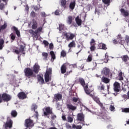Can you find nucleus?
Wrapping results in <instances>:
<instances>
[{
	"instance_id": "1",
	"label": "nucleus",
	"mask_w": 129,
	"mask_h": 129,
	"mask_svg": "<svg viewBox=\"0 0 129 129\" xmlns=\"http://www.w3.org/2000/svg\"><path fill=\"white\" fill-rule=\"evenodd\" d=\"M43 31V27L40 26L38 27L37 29L34 31L33 29H30L29 30V33L30 35H32V37L35 40H38L39 39V35L38 34H40Z\"/></svg>"
},
{
	"instance_id": "2",
	"label": "nucleus",
	"mask_w": 129,
	"mask_h": 129,
	"mask_svg": "<svg viewBox=\"0 0 129 129\" xmlns=\"http://www.w3.org/2000/svg\"><path fill=\"white\" fill-rule=\"evenodd\" d=\"M78 83H80L82 86L84 88L85 92L86 94H89V90H88V84L86 85L85 86V80L82 78H79L77 80Z\"/></svg>"
},
{
	"instance_id": "3",
	"label": "nucleus",
	"mask_w": 129,
	"mask_h": 129,
	"mask_svg": "<svg viewBox=\"0 0 129 129\" xmlns=\"http://www.w3.org/2000/svg\"><path fill=\"white\" fill-rule=\"evenodd\" d=\"M45 82H49L52 80V69H48L44 74Z\"/></svg>"
},
{
	"instance_id": "4",
	"label": "nucleus",
	"mask_w": 129,
	"mask_h": 129,
	"mask_svg": "<svg viewBox=\"0 0 129 129\" xmlns=\"http://www.w3.org/2000/svg\"><path fill=\"white\" fill-rule=\"evenodd\" d=\"M24 73L25 76L27 77V78H31L34 75V72L33 69L30 68H26L24 69Z\"/></svg>"
},
{
	"instance_id": "5",
	"label": "nucleus",
	"mask_w": 129,
	"mask_h": 129,
	"mask_svg": "<svg viewBox=\"0 0 129 129\" xmlns=\"http://www.w3.org/2000/svg\"><path fill=\"white\" fill-rule=\"evenodd\" d=\"M44 116H47L49 114H53V109L50 107H45L43 109Z\"/></svg>"
},
{
	"instance_id": "6",
	"label": "nucleus",
	"mask_w": 129,
	"mask_h": 129,
	"mask_svg": "<svg viewBox=\"0 0 129 129\" xmlns=\"http://www.w3.org/2000/svg\"><path fill=\"white\" fill-rule=\"evenodd\" d=\"M8 120L6 121V123L4 125L5 129H11L13 127V121L10 117L7 118Z\"/></svg>"
},
{
	"instance_id": "7",
	"label": "nucleus",
	"mask_w": 129,
	"mask_h": 129,
	"mask_svg": "<svg viewBox=\"0 0 129 129\" xmlns=\"http://www.w3.org/2000/svg\"><path fill=\"white\" fill-rule=\"evenodd\" d=\"M2 99L4 102H9L12 99L11 95L4 93L2 94Z\"/></svg>"
},
{
	"instance_id": "8",
	"label": "nucleus",
	"mask_w": 129,
	"mask_h": 129,
	"mask_svg": "<svg viewBox=\"0 0 129 129\" xmlns=\"http://www.w3.org/2000/svg\"><path fill=\"white\" fill-rule=\"evenodd\" d=\"M63 36L66 37L67 40H73L76 36H75V34L71 33V32H69V33H64L63 34Z\"/></svg>"
},
{
	"instance_id": "9",
	"label": "nucleus",
	"mask_w": 129,
	"mask_h": 129,
	"mask_svg": "<svg viewBox=\"0 0 129 129\" xmlns=\"http://www.w3.org/2000/svg\"><path fill=\"white\" fill-rule=\"evenodd\" d=\"M30 25H31V28L32 30H37L38 29V21L36 19H33L30 22Z\"/></svg>"
},
{
	"instance_id": "10",
	"label": "nucleus",
	"mask_w": 129,
	"mask_h": 129,
	"mask_svg": "<svg viewBox=\"0 0 129 129\" xmlns=\"http://www.w3.org/2000/svg\"><path fill=\"white\" fill-rule=\"evenodd\" d=\"M113 89L115 92H118L120 91V84L117 82H115L113 84Z\"/></svg>"
},
{
	"instance_id": "11",
	"label": "nucleus",
	"mask_w": 129,
	"mask_h": 129,
	"mask_svg": "<svg viewBox=\"0 0 129 129\" xmlns=\"http://www.w3.org/2000/svg\"><path fill=\"white\" fill-rule=\"evenodd\" d=\"M25 126L26 127H33L34 123L31 119H27L25 120Z\"/></svg>"
},
{
	"instance_id": "12",
	"label": "nucleus",
	"mask_w": 129,
	"mask_h": 129,
	"mask_svg": "<svg viewBox=\"0 0 129 129\" xmlns=\"http://www.w3.org/2000/svg\"><path fill=\"white\" fill-rule=\"evenodd\" d=\"M17 97L19 99H21V100H24V99H26V98H28V96L26 94V93L24 92H19L17 94Z\"/></svg>"
},
{
	"instance_id": "13",
	"label": "nucleus",
	"mask_w": 129,
	"mask_h": 129,
	"mask_svg": "<svg viewBox=\"0 0 129 129\" xmlns=\"http://www.w3.org/2000/svg\"><path fill=\"white\" fill-rule=\"evenodd\" d=\"M90 51L92 52H93V51H95V49H96V47H95V45H96V43H95V40L94 39L92 38L90 42Z\"/></svg>"
},
{
	"instance_id": "14",
	"label": "nucleus",
	"mask_w": 129,
	"mask_h": 129,
	"mask_svg": "<svg viewBox=\"0 0 129 129\" xmlns=\"http://www.w3.org/2000/svg\"><path fill=\"white\" fill-rule=\"evenodd\" d=\"M67 108L69 110H72V111H74L76 109H77V106H74L72 104H67Z\"/></svg>"
},
{
	"instance_id": "15",
	"label": "nucleus",
	"mask_w": 129,
	"mask_h": 129,
	"mask_svg": "<svg viewBox=\"0 0 129 129\" xmlns=\"http://www.w3.org/2000/svg\"><path fill=\"white\" fill-rule=\"evenodd\" d=\"M67 70V63H64L63 64H62L60 68V71H61V74H64L66 73Z\"/></svg>"
},
{
	"instance_id": "16",
	"label": "nucleus",
	"mask_w": 129,
	"mask_h": 129,
	"mask_svg": "<svg viewBox=\"0 0 129 129\" xmlns=\"http://www.w3.org/2000/svg\"><path fill=\"white\" fill-rule=\"evenodd\" d=\"M77 119L79 121H83L84 122V114L83 113H79L77 114Z\"/></svg>"
},
{
	"instance_id": "17",
	"label": "nucleus",
	"mask_w": 129,
	"mask_h": 129,
	"mask_svg": "<svg viewBox=\"0 0 129 129\" xmlns=\"http://www.w3.org/2000/svg\"><path fill=\"white\" fill-rule=\"evenodd\" d=\"M72 101L74 102L75 105H78L79 103H81V101H80V99L79 98H77L76 97H74L72 98Z\"/></svg>"
},
{
	"instance_id": "18",
	"label": "nucleus",
	"mask_w": 129,
	"mask_h": 129,
	"mask_svg": "<svg viewBox=\"0 0 129 129\" xmlns=\"http://www.w3.org/2000/svg\"><path fill=\"white\" fill-rule=\"evenodd\" d=\"M98 47H99V49H101V50H107V47H106V44L103 43H100L98 44Z\"/></svg>"
},
{
	"instance_id": "19",
	"label": "nucleus",
	"mask_w": 129,
	"mask_h": 129,
	"mask_svg": "<svg viewBox=\"0 0 129 129\" xmlns=\"http://www.w3.org/2000/svg\"><path fill=\"white\" fill-rule=\"evenodd\" d=\"M54 99L56 102H58L59 100H61L62 99V95L61 94H55L54 95Z\"/></svg>"
},
{
	"instance_id": "20",
	"label": "nucleus",
	"mask_w": 129,
	"mask_h": 129,
	"mask_svg": "<svg viewBox=\"0 0 129 129\" xmlns=\"http://www.w3.org/2000/svg\"><path fill=\"white\" fill-rule=\"evenodd\" d=\"M33 72L35 73L36 74L39 73V71H40V66L38 64H35L33 67Z\"/></svg>"
},
{
	"instance_id": "21",
	"label": "nucleus",
	"mask_w": 129,
	"mask_h": 129,
	"mask_svg": "<svg viewBox=\"0 0 129 129\" xmlns=\"http://www.w3.org/2000/svg\"><path fill=\"white\" fill-rule=\"evenodd\" d=\"M101 80L102 82H103V83H105V84H107V83H109V82H110V80L104 76L101 78Z\"/></svg>"
},
{
	"instance_id": "22",
	"label": "nucleus",
	"mask_w": 129,
	"mask_h": 129,
	"mask_svg": "<svg viewBox=\"0 0 129 129\" xmlns=\"http://www.w3.org/2000/svg\"><path fill=\"white\" fill-rule=\"evenodd\" d=\"M110 72V70L107 68H105L102 71V74H104L105 75H109V73Z\"/></svg>"
},
{
	"instance_id": "23",
	"label": "nucleus",
	"mask_w": 129,
	"mask_h": 129,
	"mask_svg": "<svg viewBox=\"0 0 129 129\" xmlns=\"http://www.w3.org/2000/svg\"><path fill=\"white\" fill-rule=\"evenodd\" d=\"M37 79L39 82H40V84H41V85L43 84H45V80H44V78H43V77H41V75L38 76Z\"/></svg>"
},
{
	"instance_id": "24",
	"label": "nucleus",
	"mask_w": 129,
	"mask_h": 129,
	"mask_svg": "<svg viewBox=\"0 0 129 129\" xmlns=\"http://www.w3.org/2000/svg\"><path fill=\"white\" fill-rule=\"evenodd\" d=\"M68 47L69 48H70V49H72V48H75V47H76V43H75V41L73 40L72 42H71L69 44Z\"/></svg>"
},
{
	"instance_id": "25",
	"label": "nucleus",
	"mask_w": 129,
	"mask_h": 129,
	"mask_svg": "<svg viewBox=\"0 0 129 129\" xmlns=\"http://www.w3.org/2000/svg\"><path fill=\"white\" fill-rule=\"evenodd\" d=\"M97 89L101 91H104V89H105V86H104V84L100 83V85L97 87Z\"/></svg>"
},
{
	"instance_id": "26",
	"label": "nucleus",
	"mask_w": 129,
	"mask_h": 129,
	"mask_svg": "<svg viewBox=\"0 0 129 129\" xmlns=\"http://www.w3.org/2000/svg\"><path fill=\"white\" fill-rule=\"evenodd\" d=\"M120 12H121V14H124V17H128V11H126L124 9L121 8V9H120Z\"/></svg>"
},
{
	"instance_id": "27",
	"label": "nucleus",
	"mask_w": 129,
	"mask_h": 129,
	"mask_svg": "<svg viewBox=\"0 0 129 129\" xmlns=\"http://www.w3.org/2000/svg\"><path fill=\"white\" fill-rule=\"evenodd\" d=\"M50 55H51V61L52 62H54V60L56 59V55L55 54V52H54L53 51H51L50 52Z\"/></svg>"
},
{
	"instance_id": "28",
	"label": "nucleus",
	"mask_w": 129,
	"mask_h": 129,
	"mask_svg": "<svg viewBox=\"0 0 129 129\" xmlns=\"http://www.w3.org/2000/svg\"><path fill=\"white\" fill-rule=\"evenodd\" d=\"M13 30L16 32V34L18 37H20L21 34H20V31L18 30V28L16 27L15 26H13L12 28Z\"/></svg>"
},
{
	"instance_id": "29",
	"label": "nucleus",
	"mask_w": 129,
	"mask_h": 129,
	"mask_svg": "<svg viewBox=\"0 0 129 129\" xmlns=\"http://www.w3.org/2000/svg\"><path fill=\"white\" fill-rule=\"evenodd\" d=\"M73 21V17L71 16H69L68 17L67 23L68 25H71L72 24V22Z\"/></svg>"
},
{
	"instance_id": "30",
	"label": "nucleus",
	"mask_w": 129,
	"mask_h": 129,
	"mask_svg": "<svg viewBox=\"0 0 129 129\" xmlns=\"http://www.w3.org/2000/svg\"><path fill=\"white\" fill-rule=\"evenodd\" d=\"M121 58L123 61V62H127V60H129V57L127 55H124L122 56H121Z\"/></svg>"
},
{
	"instance_id": "31",
	"label": "nucleus",
	"mask_w": 129,
	"mask_h": 129,
	"mask_svg": "<svg viewBox=\"0 0 129 129\" xmlns=\"http://www.w3.org/2000/svg\"><path fill=\"white\" fill-rule=\"evenodd\" d=\"M61 7H62V8H66V4H67V1L66 0H60Z\"/></svg>"
},
{
	"instance_id": "32",
	"label": "nucleus",
	"mask_w": 129,
	"mask_h": 129,
	"mask_svg": "<svg viewBox=\"0 0 129 129\" xmlns=\"http://www.w3.org/2000/svg\"><path fill=\"white\" fill-rule=\"evenodd\" d=\"M25 48H26V46L23 45H20L19 51L21 52V53H22V54H25Z\"/></svg>"
},
{
	"instance_id": "33",
	"label": "nucleus",
	"mask_w": 129,
	"mask_h": 129,
	"mask_svg": "<svg viewBox=\"0 0 129 129\" xmlns=\"http://www.w3.org/2000/svg\"><path fill=\"white\" fill-rule=\"evenodd\" d=\"M11 114L12 117H16L17 115H18V112L16 110H13L11 111Z\"/></svg>"
},
{
	"instance_id": "34",
	"label": "nucleus",
	"mask_w": 129,
	"mask_h": 129,
	"mask_svg": "<svg viewBox=\"0 0 129 129\" xmlns=\"http://www.w3.org/2000/svg\"><path fill=\"white\" fill-rule=\"evenodd\" d=\"M76 22L78 26H81L82 24V20L81 19H79V18L77 17L76 18Z\"/></svg>"
},
{
	"instance_id": "35",
	"label": "nucleus",
	"mask_w": 129,
	"mask_h": 129,
	"mask_svg": "<svg viewBox=\"0 0 129 129\" xmlns=\"http://www.w3.org/2000/svg\"><path fill=\"white\" fill-rule=\"evenodd\" d=\"M76 4L75 3V2H71L70 4V8L71 10H73L74 9H75V5Z\"/></svg>"
},
{
	"instance_id": "36",
	"label": "nucleus",
	"mask_w": 129,
	"mask_h": 129,
	"mask_svg": "<svg viewBox=\"0 0 129 129\" xmlns=\"http://www.w3.org/2000/svg\"><path fill=\"white\" fill-rule=\"evenodd\" d=\"M42 56L43 58V60H47L48 58V53L47 52H42Z\"/></svg>"
},
{
	"instance_id": "37",
	"label": "nucleus",
	"mask_w": 129,
	"mask_h": 129,
	"mask_svg": "<svg viewBox=\"0 0 129 129\" xmlns=\"http://www.w3.org/2000/svg\"><path fill=\"white\" fill-rule=\"evenodd\" d=\"M4 44H5L4 39H0V50H3V48H4Z\"/></svg>"
},
{
	"instance_id": "38",
	"label": "nucleus",
	"mask_w": 129,
	"mask_h": 129,
	"mask_svg": "<svg viewBox=\"0 0 129 129\" xmlns=\"http://www.w3.org/2000/svg\"><path fill=\"white\" fill-rule=\"evenodd\" d=\"M118 78L119 80H123V77H122V72H120L118 75Z\"/></svg>"
},
{
	"instance_id": "39",
	"label": "nucleus",
	"mask_w": 129,
	"mask_h": 129,
	"mask_svg": "<svg viewBox=\"0 0 129 129\" xmlns=\"http://www.w3.org/2000/svg\"><path fill=\"white\" fill-rule=\"evenodd\" d=\"M10 38L12 40V42H14L15 39H16V34H14L13 33H11L10 35Z\"/></svg>"
},
{
	"instance_id": "40",
	"label": "nucleus",
	"mask_w": 129,
	"mask_h": 129,
	"mask_svg": "<svg viewBox=\"0 0 129 129\" xmlns=\"http://www.w3.org/2000/svg\"><path fill=\"white\" fill-rule=\"evenodd\" d=\"M66 55H67L66 51H65L64 50H62L60 52V56L64 58V57H66Z\"/></svg>"
},
{
	"instance_id": "41",
	"label": "nucleus",
	"mask_w": 129,
	"mask_h": 129,
	"mask_svg": "<svg viewBox=\"0 0 129 129\" xmlns=\"http://www.w3.org/2000/svg\"><path fill=\"white\" fill-rule=\"evenodd\" d=\"M87 62H91L92 61V54H89L87 59Z\"/></svg>"
},
{
	"instance_id": "42",
	"label": "nucleus",
	"mask_w": 129,
	"mask_h": 129,
	"mask_svg": "<svg viewBox=\"0 0 129 129\" xmlns=\"http://www.w3.org/2000/svg\"><path fill=\"white\" fill-rule=\"evenodd\" d=\"M102 2L105 5H107V6H109L110 4V0H102Z\"/></svg>"
},
{
	"instance_id": "43",
	"label": "nucleus",
	"mask_w": 129,
	"mask_h": 129,
	"mask_svg": "<svg viewBox=\"0 0 129 129\" xmlns=\"http://www.w3.org/2000/svg\"><path fill=\"white\" fill-rule=\"evenodd\" d=\"M121 97H122V98H123L124 101H125L127 99H129L128 98V97L127 95H126V94L122 95Z\"/></svg>"
},
{
	"instance_id": "44",
	"label": "nucleus",
	"mask_w": 129,
	"mask_h": 129,
	"mask_svg": "<svg viewBox=\"0 0 129 129\" xmlns=\"http://www.w3.org/2000/svg\"><path fill=\"white\" fill-rule=\"evenodd\" d=\"M31 108L35 111V110H36V109H37V108H38V106H37V105L36 104H33L31 106Z\"/></svg>"
},
{
	"instance_id": "45",
	"label": "nucleus",
	"mask_w": 129,
	"mask_h": 129,
	"mask_svg": "<svg viewBox=\"0 0 129 129\" xmlns=\"http://www.w3.org/2000/svg\"><path fill=\"white\" fill-rule=\"evenodd\" d=\"M7 27H8V25H7V23H5L3 25H2V26L0 27L1 31H2V30H5V29H6V28H7Z\"/></svg>"
},
{
	"instance_id": "46",
	"label": "nucleus",
	"mask_w": 129,
	"mask_h": 129,
	"mask_svg": "<svg viewBox=\"0 0 129 129\" xmlns=\"http://www.w3.org/2000/svg\"><path fill=\"white\" fill-rule=\"evenodd\" d=\"M68 122H73V118L71 116H69L68 117Z\"/></svg>"
},
{
	"instance_id": "47",
	"label": "nucleus",
	"mask_w": 129,
	"mask_h": 129,
	"mask_svg": "<svg viewBox=\"0 0 129 129\" xmlns=\"http://www.w3.org/2000/svg\"><path fill=\"white\" fill-rule=\"evenodd\" d=\"M94 101H95L97 103H99V102L100 101V100H99V98L97 97H95L93 99Z\"/></svg>"
},
{
	"instance_id": "48",
	"label": "nucleus",
	"mask_w": 129,
	"mask_h": 129,
	"mask_svg": "<svg viewBox=\"0 0 129 129\" xmlns=\"http://www.w3.org/2000/svg\"><path fill=\"white\" fill-rule=\"evenodd\" d=\"M36 14L35 12L32 11L30 13V16L32 17V18H36Z\"/></svg>"
},
{
	"instance_id": "49",
	"label": "nucleus",
	"mask_w": 129,
	"mask_h": 129,
	"mask_svg": "<svg viewBox=\"0 0 129 129\" xmlns=\"http://www.w3.org/2000/svg\"><path fill=\"white\" fill-rule=\"evenodd\" d=\"M125 43V40H122V39H120L119 41V44H120V45H122V46H123V44Z\"/></svg>"
},
{
	"instance_id": "50",
	"label": "nucleus",
	"mask_w": 129,
	"mask_h": 129,
	"mask_svg": "<svg viewBox=\"0 0 129 129\" xmlns=\"http://www.w3.org/2000/svg\"><path fill=\"white\" fill-rule=\"evenodd\" d=\"M122 39H123V37H122L121 36V34H118L117 36V39L119 40H122Z\"/></svg>"
},
{
	"instance_id": "51",
	"label": "nucleus",
	"mask_w": 129,
	"mask_h": 129,
	"mask_svg": "<svg viewBox=\"0 0 129 129\" xmlns=\"http://www.w3.org/2000/svg\"><path fill=\"white\" fill-rule=\"evenodd\" d=\"M122 112L129 113V108H125L122 110Z\"/></svg>"
},
{
	"instance_id": "52",
	"label": "nucleus",
	"mask_w": 129,
	"mask_h": 129,
	"mask_svg": "<svg viewBox=\"0 0 129 129\" xmlns=\"http://www.w3.org/2000/svg\"><path fill=\"white\" fill-rule=\"evenodd\" d=\"M64 29V25L62 24H59V31H62Z\"/></svg>"
},
{
	"instance_id": "53",
	"label": "nucleus",
	"mask_w": 129,
	"mask_h": 129,
	"mask_svg": "<svg viewBox=\"0 0 129 129\" xmlns=\"http://www.w3.org/2000/svg\"><path fill=\"white\" fill-rule=\"evenodd\" d=\"M43 44L45 45V47L49 46V42L47 40H43Z\"/></svg>"
},
{
	"instance_id": "54",
	"label": "nucleus",
	"mask_w": 129,
	"mask_h": 129,
	"mask_svg": "<svg viewBox=\"0 0 129 129\" xmlns=\"http://www.w3.org/2000/svg\"><path fill=\"white\" fill-rule=\"evenodd\" d=\"M125 41H126L127 45H128V43H129V36H128L127 35L125 36Z\"/></svg>"
},
{
	"instance_id": "55",
	"label": "nucleus",
	"mask_w": 129,
	"mask_h": 129,
	"mask_svg": "<svg viewBox=\"0 0 129 129\" xmlns=\"http://www.w3.org/2000/svg\"><path fill=\"white\" fill-rule=\"evenodd\" d=\"M4 9H5V4H4V3H1L0 10H3Z\"/></svg>"
},
{
	"instance_id": "56",
	"label": "nucleus",
	"mask_w": 129,
	"mask_h": 129,
	"mask_svg": "<svg viewBox=\"0 0 129 129\" xmlns=\"http://www.w3.org/2000/svg\"><path fill=\"white\" fill-rule=\"evenodd\" d=\"M88 90L90 92L89 94H88V95H89L90 96V97H92V98H93V99L94 98V97H95V96L93 95L92 94H90V90L89 89H88Z\"/></svg>"
},
{
	"instance_id": "57",
	"label": "nucleus",
	"mask_w": 129,
	"mask_h": 129,
	"mask_svg": "<svg viewBox=\"0 0 129 129\" xmlns=\"http://www.w3.org/2000/svg\"><path fill=\"white\" fill-rule=\"evenodd\" d=\"M54 15L56 16H59V15H60V11L59 10H56L54 12Z\"/></svg>"
},
{
	"instance_id": "58",
	"label": "nucleus",
	"mask_w": 129,
	"mask_h": 129,
	"mask_svg": "<svg viewBox=\"0 0 129 129\" xmlns=\"http://www.w3.org/2000/svg\"><path fill=\"white\" fill-rule=\"evenodd\" d=\"M109 109H110V110H111V111H113V110L115 109V108L114 107V106L111 105L110 106Z\"/></svg>"
},
{
	"instance_id": "59",
	"label": "nucleus",
	"mask_w": 129,
	"mask_h": 129,
	"mask_svg": "<svg viewBox=\"0 0 129 129\" xmlns=\"http://www.w3.org/2000/svg\"><path fill=\"white\" fill-rule=\"evenodd\" d=\"M113 43L114 45H116V44H119V41L116 39L113 40Z\"/></svg>"
},
{
	"instance_id": "60",
	"label": "nucleus",
	"mask_w": 129,
	"mask_h": 129,
	"mask_svg": "<svg viewBox=\"0 0 129 129\" xmlns=\"http://www.w3.org/2000/svg\"><path fill=\"white\" fill-rule=\"evenodd\" d=\"M34 10L35 11H39V10H40V7H39V6H36L34 7Z\"/></svg>"
},
{
	"instance_id": "61",
	"label": "nucleus",
	"mask_w": 129,
	"mask_h": 129,
	"mask_svg": "<svg viewBox=\"0 0 129 129\" xmlns=\"http://www.w3.org/2000/svg\"><path fill=\"white\" fill-rule=\"evenodd\" d=\"M40 15L43 18H46V13L45 12H41Z\"/></svg>"
},
{
	"instance_id": "62",
	"label": "nucleus",
	"mask_w": 129,
	"mask_h": 129,
	"mask_svg": "<svg viewBox=\"0 0 129 129\" xmlns=\"http://www.w3.org/2000/svg\"><path fill=\"white\" fill-rule=\"evenodd\" d=\"M53 48H54V45H53V43H50L49 49H50V50H53Z\"/></svg>"
},
{
	"instance_id": "63",
	"label": "nucleus",
	"mask_w": 129,
	"mask_h": 129,
	"mask_svg": "<svg viewBox=\"0 0 129 129\" xmlns=\"http://www.w3.org/2000/svg\"><path fill=\"white\" fill-rule=\"evenodd\" d=\"M66 128L67 129H72V127H71V125H70V124H67L66 125Z\"/></svg>"
},
{
	"instance_id": "64",
	"label": "nucleus",
	"mask_w": 129,
	"mask_h": 129,
	"mask_svg": "<svg viewBox=\"0 0 129 129\" xmlns=\"http://www.w3.org/2000/svg\"><path fill=\"white\" fill-rule=\"evenodd\" d=\"M25 11L27 12H29V5H26Z\"/></svg>"
}]
</instances>
